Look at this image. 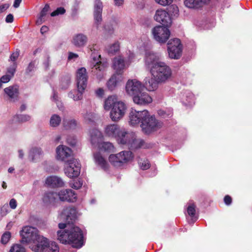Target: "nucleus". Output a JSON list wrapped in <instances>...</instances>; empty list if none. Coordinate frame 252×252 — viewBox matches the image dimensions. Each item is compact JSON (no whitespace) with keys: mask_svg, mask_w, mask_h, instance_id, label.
Wrapping results in <instances>:
<instances>
[{"mask_svg":"<svg viewBox=\"0 0 252 252\" xmlns=\"http://www.w3.org/2000/svg\"><path fill=\"white\" fill-rule=\"evenodd\" d=\"M145 60L147 68L158 81L164 83L171 77L170 67L164 62L159 61L154 54H147Z\"/></svg>","mask_w":252,"mask_h":252,"instance_id":"1","label":"nucleus"},{"mask_svg":"<svg viewBox=\"0 0 252 252\" xmlns=\"http://www.w3.org/2000/svg\"><path fill=\"white\" fill-rule=\"evenodd\" d=\"M58 240L63 244H71L73 248H80L83 245V234L80 228L71 226L58 231Z\"/></svg>","mask_w":252,"mask_h":252,"instance_id":"2","label":"nucleus"},{"mask_svg":"<svg viewBox=\"0 0 252 252\" xmlns=\"http://www.w3.org/2000/svg\"><path fill=\"white\" fill-rule=\"evenodd\" d=\"M133 155L130 151H122L117 154H111L109 157V162L115 167H119L132 160Z\"/></svg>","mask_w":252,"mask_h":252,"instance_id":"3","label":"nucleus"},{"mask_svg":"<svg viewBox=\"0 0 252 252\" xmlns=\"http://www.w3.org/2000/svg\"><path fill=\"white\" fill-rule=\"evenodd\" d=\"M88 76L87 73L86 69L85 67H81L76 71V81L78 88V91H74L70 94L77 93L79 96H77V98L81 97V92L85 91L87 86Z\"/></svg>","mask_w":252,"mask_h":252,"instance_id":"4","label":"nucleus"},{"mask_svg":"<svg viewBox=\"0 0 252 252\" xmlns=\"http://www.w3.org/2000/svg\"><path fill=\"white\" fill-rule=\"evenodd\" d=\"M38 232V230L35 227L30 226L24 227L20 233L22 236L21 242L23 243L32 244L39 237Z\"/></svg>","mask_w":252,"mask_h":252,"instance_id":"5","label":"nucleus"},{"mask_svg":"<svg viewBox=\"0 0 252 252\" xmlns=\"http://www.w3.org/2000/svg\"><path fill=\"white\" fill-rule=\"evenodd\" d=\"M169 57L171 59H178L182 55V46L178 38L170 40L167 43Z\"/></svg>","mask_w":252,"mask_h":252,"instance_id":"6","label":"nucleus"},{"mask_svg":"<svg viewBox=\"0 0 252 252\" xmlns=\"http://www.w3.org/2000/svg\"><path fill=\"white\" fill-rule=\"evenodd\" d=\"M65 163L64 173L69 178L78 177L80 173L81 164L75 158H71Z\"/></svg>","mask_w":252,"mask_h":252,"instance_id":"7","label":"nucleus"},{"mask_svg":"<svg viewBox=\"0 0 252 252\" xmlns=\"http://www.w3.org/2000/svg\"><path fill=\"white\" fill-rule=\"evenodd\" d=\"M143 131L146 133H150L152 131L161 127V124L158 121L154 116H150L149 112L144 118L140 125Z\"/></svg>","mask_w":252,"mask_h":252,"instance_id":"8","label":"nucleus"},{"mask_svg":"<svg viewBox=\"0 0 252 252\" xmlns=\"http://www.w3.org/2000/svg\"><path fill=\"white\" fill-rule=\"evenodd\" d=\"M168 27L158 26L155 27L153 30V34L154 38L160 43H165L168 39L170 32Z\"/></svg>","mask_w":252,"mask_h":252,"instance_id":"9","label":"nucleus"},{"mask_svg":"<svg viewBox=\"0 0 252 252\" xmlns=\"http://www.w3.org/2000/svg\"><path fill=\"white\" fill-rule=\"evenodd\" d=\"M126 111V104L121 101H118L112 108L110 116L114 122H117L120 120L125 115Z\"/></svg>","mask_w":252,"mask_h":252,"instance_id":"10","label":"nucleus"},{"mask_svg":"<svg viewBox=\"0 0 252 252\" xmlns=\"http://www.w3.org/2000/svg\"><path fill=\"white\" fill-rule=\"evenodd\" d=\"M76 208L72 206L64 207L61 214V217L68 224H73L77 218Z\"/></svg>","mask_w":252,"mask_h":252,"instance_id":"11","label":"nucleus"},{"mask_svg":"<svg viewBox=\"0 0 252 252\" xmlns=\"http://www.w3.org/2000/svg\"><path fill=\"white\" fill-rule=\"evenodd\" d=\"M126 90L127 93L134 97L141 91H143V86L140 82L136 79L129 80L126 83Z\"/></svg>","mask_w":252,"mask_h":252,"instance_id":"12","label":"nucleus"},{"mask_svg":"<svg viewBox=\"0 0 252 252\" xmlns=\"http://www.w3.org/2000/svg\"><path fill=\"white\" fill-rule=\"evenodd\" d=\"M147 114L148 111L146 110L136 111L132 109L129 113V124L132 126H134L140 123L142 124L144 118Z\"/></svg>","mask_w":252,"mask_h":252,"instance_id":"13","label":"nucleus"},{"mask_svg":"<svg viewBox=\"0 0 252 252\" xmlns=\"http://www.w3.org/2000/svg\"><path fill=\"white\" fill-rule=\"evenodd\" d=\"M155 20L162 26L169 27L171 24V18L169 13L164 10L160 9L156 11Z\"/></svg>","mask_w":252,"mask_h":252,"instance_id":"14","label":"nucleus"},{"mask_svg":"<svg viewBox=\"0 0 252 252\" xmlns=\"http://www.w3.org/2000/svg\"><path fill=\"white\" fill-rule=\"evenodd\" d=\"M56 153L57 159L65 162L70 160L72 155L71 149L64 145L59 146L56 149Z\"/></svg>","mask_w":252,"mask_h":252,"instance_id":"15","label":"nucleus"},{"mask_svg":"<svg viewBox=\"0 0 252 252\" xmlns=\"http://www.w3.org/2000/svg\"><path fill=\"white\" fill-rule=\"evenodd\" d=\"M48 240L42 236H39L36 240L34 241L30 246L32 251L35 252H43L48 246L49 244Z\"/></svg>","mask_w":252,"mask_h":252,"instance_id":"16","label":"nucleus"},{"mask_svg":"<svg viewBox=\"0 0 252 252\" xmlns=\"http://www.w3.org/2000/svg\"><path fill=\"white\" fill-rule=\"evenodd\" d=\"M58 196L62 201L74 202L77 200V195L71 189H62L58 193Z\"/></svg>","mask_w":252,"mask_h":252,"instance_id":"17","label":"nucleus"},{"mask_svg":"<svg viewBox=\"0 0 252 252\" xmlns=\"http://www.w3.org/2000/svg\"><path fill=\"white\" fill-rule=\"evenodd\" d=\"M133 102L141 105H145L152 102V98L146 92L141 91L133 97Z\"/></svg>","mask_w":252,"mask_h":252,"instance_id":"18","label":"nucleus"},{"mask_svg":"<svg viewBox=\"0 0 252 252\" xmlns=\"http://www.w3.org/2000/svg\"><path fill=\"white\" fill-rule=\"evenodd\" d=\"M103 8L102 2L100 0H95L94 5V16L95 24L97 27L100 25L102 21V12Z\"/></svg>","mask_w":252,"mask_h":252,"instance_id":"19","label":"nucleus"},{"mask_svg":"<svg viewBox=\"0 0 252 252\" xmlns=\"http://www.w3.org/2000/svg\"><path fill=\"white\" fill-rule=\"evenodd\" d=\"M90 140L92 144L94 146L98 147L102 142L103 136L101 132L97 129H92L90 131Z\"/></svg>","mask_w":252,"mask_h":252,"instance_id":"20","label":"nucleus"},{"mask_svg":"<svg viewBox=\"0 0 252 252\" xmlns=\"http://www.w3.org/2000/svg\"><path fill=\"white\" fill-rule=\"evenodd\" d=\"M106 65L104 63H102L100 61L96 62L95 64L94 65L92 68V71L94 75H95L96 77L99 80H101L103 77L104 71Z\"/></svg>","mask_w":252,"mask_h":252,"instance_id":"21","label":"nucleus"},{"mask_svg":"<svg viewBox=\"0 0 252 252\" xmlns=\"http://www.w3.org/2000/svg\"><path fill=\"white\" fill-rule=\"evenodd\" d=\"M127 146L131 150L140 148H148L149 147L143 140L137 139L134 133H132V137H131Z\"/></svg>","mask_w":252,"mask_h":252,"instance_id":"22","label":"nucleus"},{"mask_svg":"<svg viewBox=\"0 0 252 252\" xmlns=\"http://www.w3.org/2000/svg\"><path fill=\"white\" fill-rule=\"evenodd\" d=\"M211 0H185L184 4L189 8L197 9L208 4Z\"/></svg>","mask_w":252,"mask_h":252,"instance_id":"23","label":"nucleus"},{"mask_svg":"<svg viewBox=\"0 0 252 252\" xmlns=\"http://www.w3.org/2000/svg\"><path fill=\"white\" fill-rule=\"evenodd\" d=\"M58 194L57 192L49 191L45 192L43 195L42 200L46 205H55L58 201Z\"/></svg>","mask_w":252,"mask_h":252,"instance_id":"24","label":"nucleus"},{"mask_svg":"<svg viewBox=\"0 0 252 252\" xmlns=\"http://www.w3.org/2000/svg\"><path fill=\"white\" fill-rule=\"evenodd\" d=\"M4 91L11 101L15 102L18 99L19 92L17 86H10L5 88Z\"/></svg>","mask_w":252,"mask_h":252,"instance_id":"25","label":"nucleus"},{"mask_svg":"<svg viewBox=\"0 0 252 252\" xmlns=\"http://www.w3.org/2000/svg\"><path fill=\"white\" fill-rule=\"evenodd\" d=\"M125 67L124 59L121 56L115 57L113 60V67L116 70L115 74L122 75L123 70Z\"/></svg>","mask_w":252,"mask_h":252,"instance_id":"26","label":"nucleus"},{"mask_svg":"<svg viewBox=\"0 0 252 252\" xmlns=\"http://www.w3.org/2000/svg\"><path fill=\"white\" fill-rule=\"evenodd\" d=\"M87 41L88 38L86 35L82 33H78L73 36L72 43L76 47H82L86 45Z\"/></svg>","mask_w":252,"mask_h":252,"instance_id":"27","label":"nucleus"},{"mask_svg":"<svg viewBox=\"0 0 252 252\" xmlns=\"http://www.w3.org/2000/svg\"><path fill=\"white\" fill-rule=\"evenodd\" d=\"M131 137H132V133H128L124 130L119 133L116 138L119 144L128 146Z\"/></svg>","mask_w":252,"mask_h":252,"instance_id":"28","label":"nucleus"},{"mask_svg":"<svg viewBox=\"0 0 252 252\" xmlns=\"http://www.w3.org/2000/svg\"><path fill=\"white\" fill-rule=\"evenodd\" d=\"M144 81V87L149 91H153L156 90L158 87V84L159 83H162L158 81V80L154 77L153 78L146 77Z\"/></svg>","mask_w":252,"mask_h":252,"instance_id":"29","label":"nucleus"},{"mask_svg":"<svg viewBox=\"0 0 252 252\" xmlns=\"http://www.w3.org/2000/svg\"><path fill=\"white\" fill-rule=\"evenodd\" d=\"M122 76L120 74H114L108 80L107 83V87L109 90L113 91L118 83L122 81Z\"/></svg>","mask_w":252,"mask_h":252,"instance_id":"30","label":"nucleus"},{"mask_svg":"<svg viewBox=\"0 0 252 252\" xmlns=\"http://www.w3.org/2000/svg\"><path fill=\"white\" fill-rule=\"evenodd\" d=\"M46 184L53 188L62 187L64 185L62 179L57 176H50L46 180Z\"/></svg>","mask_w":252,"mask_h":252,"instance_id":"31","label":"nucleus"},{"mask_svg":"<svg viewBox=\"0 0 252 252\" xmlns=\"http://www.w3.org/2000/svg\"><path fill=\"white\" fill-rule=\"evenodd\" d=\"M119 126L116 124H112L107 126L105 129V133L109 136L116 138L119 133L121 132Z\"/></svg>","mask_w":252,"mask_h":252,"instance_id":"32","label":"nucleus"},{"mask_svg":"<svg viewBox=\"0 0 252 252\" xmlns=\"http://www.w3.org/2000/svg\"><path fill=\"white\" fill-rule=\"evenodd\" d=\"M94 157L95 162L97 163L102 169L105 171L108 169L109 165L100 153L97 152L94 154Z\"/></svg>","mask_w":252,"mask_h":252,"instance_id":"33","label":"nucleus"},{"mask_svg":"<svg viewBox=\"0 0 252 252\" xmlns=\"http://www.w3.org/2000/svg\"><path fill=\"white\" fill-rule=\"evenodd\" d=\"M31 118V116L27 114H16L13 116L11 120V123H25L30 121Z\"/></svg>","mask_w":252,"mask_h":252,"instance_id":"34","label":"nucleus"},{"mask_svg":"<svg viewBox=\"0 0 252 252\" xmlns=\"http://www.w3.org/2000/svg\"><path fill=\"white\" fill-rule=\"evenodd\" d=\"M118 101H117V98L115 95L109 96L104 102V108L106 110H109L115 105Z\"/></svg>","mask_w":252,"mask_h":252,"instance_id":"35","label":"nucleus"},{"mask_svg":"<svg viewBox=\"0 0 252 252\" xmlns=\"http://www.w3.org/2000/svg\"><path fill=\"white\" fill-rule=\"evenodd\" d=\"M63 124L65 129H73L76 127L77 123L74 119H64Z\"/></svg>","mask_w":252,"mask_h":252,"instance_id":"36","label":"nucleus"},{"mask_svg":"<svg viewBox=\"0 0 252 252\" xmlns=\"http://www.w3.org/2000/svg\"><path fill=\"white\" fill-rule=\"evenodd\" d=\"M98 147L101 151L104 152L110 153L114 151V146L109 142H102Z\"/></svg>","mask_w":252,"mask_h":252,"instance_id":"37","label":"nucleus"},{"mask_svg":"<svg viewBox=\"0 0 252 252\" xmlns=\"http://www.w3.org/2000/svg\"><path fill=\"white\" fill-rule=\"evenodd\" d=\"M50 6L48 4H46L44 8L42 9L40 13V16L36 21L37 24H41L44 21V17L46 15Z\"/></svg>","mask_w":252,"mask_h":252,"instance_id":"38","label":"nucleus"},{"mask_svg":"<svg viewBox=\"0 0 252 252\" xmlns=\"http://www.w3.org/2000/svg\"><path fill=\"white\" fill-rule=\"evenodd\" d=\"M61 122V118L57 114L53 115L50 119V124L53 127H57L59 126Z\"/></svg>","mask_w":252,"mask_h":252,"instance_id":"39","label":"nucleus"},{"mask_svg":"<svg viewBox=\"0 0 252 252\" xmlns=\"http://www.w3.org/2000/svg\"><path fill=\"white\" fill-rule=\"evenodd\" d=\"M44 252H59V248L55 242L49 243Z\"/></svg>","mask_w":252,"mask_h":252,"instance_id":"40","label":"nucleus"},{"mask_svg":"<svg viewBox=\"0 0 252 252\" xmlns=\"http://www.w3.org/2000/svg\"><path fill=\"white\" fill-rule=\"evenodd\" d=\"M120 50V44L118 42H116L110 45L107 49L109 54L114 55Z\"/></svg>","mask_w":252,"mask_h":252,"instance_id":"41","label":"nucleus"},{"mask_svg":"<svg viewBox=\"0 0 252 252\" xmlns=\"http://www.w3.org/2000/svg\"><path fill=\"white\" fill-rule=\"evenodd\" d=\"M9 252H26V251L21 245L15 244L10 247Z\"/></svg>","mask_w":252,"mask_h":252,"instance_id":"42","label":"nucleus"},{"mask_svg":"<svg viewBox=\"0 0 252 252\" xmlns=\"http://www.w3.org/2000/svg\"><path fill=\"white\" fill-rule=\"evenodd\" d=\"M139 164L140 168L143 170L148 169L151 167L150 161L147 159H141Z\"/></svg>","mask_w":252,"mask_h":252,"instance_id":"43","label":"nucleus"},{"mask_svg":"<svg viewBox=\"0 0 252 252\" xmlns=\"http://www.w3.org/2000/svg\"><path fill=\"white\" fill-rule=\"evenodd\" d=\"M11 237V234L9 231L5 232L1 236L0 242L2 244H6Z\"/></svg>","mask_w":252,"mask_h":252,"instance_id":"44","label":"nucleus"},{"mask_svg":"<svg viewBox=\"0 0 252 252\" xmlns=\"http://www.w3.org/2000/svg\"><path fill=\"white\" fill-rule=\"evenodd\" d=\"M65 9L63 7L57 8L55 11L51 13L52 17L58 16L59 15H62L65 13Z\"/></svg>","mask_w":252,"mask_h":252,"instance_id":"45","label":"nucleus"},{"mask_svg":"<svg viewBox=\"0 0 252 252\" xmlns=\"http://www.w3.org/2000/svg\"><path fill=\"white\" fill-rule=\"evenodd\" d=\"M86 122L89 123L94 122L95 115L93 113H87L84 116Z\"/></svg>","mask_w":252,"mask_h":252,"instance_id":"46","label":"nucleus"},{"mask_svg":"<svg viewBox=\"0 0 252 252\" xmlns=\"http://www.w3.org/2000/svg\"><path fill=\"white\" fill-rule=\"evenodd\" d=\"M187 212L189 216L191 217H193L195 214V206L194 204H191L189 205L187 208Z\"/></svg>","mask_w":252,"mask_h":252,"instance_id":"47","label":"nucleus"},{"mask_svg":"<svg viewBox=\"0 0 252 252\" xmlns=\"http://www.w3.org/2000/svg\"><path fill=\"white\" fill-rule=\"evenodd\" d=\"M74 91H78V89L77 90H72V91H70L69 93V94H68V96L69 97L72 98L74 100H75V101L82 99V98H83V94L84 93L85 91H82L81 92V97L80 98L79 97V98H77V99H76V98H77V96H79V95L77 93H72V94H70L71 93H72L73 92H74Z\"/></svg>","mask_w":252,"mask_h":252,"instance_id":"48","label":"nucleus"},{"mask_svg":"<svg viewBox=\"0 0 252 252\" xmlns=\"http://www.w3.org/2000/svg\"><path fill=\"white\" fill-rule=\"evenodd\" d=\"M42 153V151L40 148H33L30 151V155L32 157V160H33V157L36 155H40Z\"/></svg>","mask_w":252,"mask_h":252,"instance_id":"49","label":"nucleus"},{"mask_svg":"<svg viewBox=\"0 0 252 252\" xmlns=\"http://www.w3.org/2000/svg\"><path fill=\"white\" fill-rule=\"evenodd\" d=\"M155 1L162 6H167L170 5L173 1V0H155Z\"/></svg>","mask_w":252,"mask_h":252,"instance_id":"50","label":"nucleus"},{"mask_svg":"<svg viewBox=\"0 0 252 252\" xmlns=\"http://www.w3.org/2000/svg\"><path fill=\"white\" fill-rule=\"evenodd\" d=\"M35 62L32 61L29 64L28 66L26 68V72L27 74L30 73L33 70L35 67Z\"/></svg>","mask_w":252,"mask_h":252,"instance_id":"51","label":"nucleus"},{"mask_svg":"<svg viewBox=\"0 0 252 252\" xmlns=\"http://www.w3.org/2000/svg\"><path fill=\"white\" fill-rule=\"evenodd\" d=\"M17 67V63H13L12 66L8 69L7 72L10 74V76H11V77L14 75V74L16 71V68Z\"/></svg>","mask_w":252,"mask_h":252,"instance_id":"52","label":"nucleus"},{"mask_svg":"<svg viewBox=\"0 0 252 252\" xmlns=\"http://www.w3.org/2000/svg\"><path fill=\"white\" fill-rule=\"evenodd\" d=\"M19 50H17L16 52L13 53L11 55L10 57V60L13 63H16L15 61L18 59L19 56Z\"/></svg>","mask_w":252,"mask_h":252,"instance_id":"53","label":"nucleus"},{"mask_svg":"<svg viewBox=\"0 0 252 252\" xmlns=\"http://www.w3.org/2000/svg\"><path fill=\"white\" fill-rule=\"evenodd\" d=\"M82 182L81 181H77L72 184L71 187L76 189H79L82 186Z\"/></svg>","mask_w":252,"mask_h":252,"instance_id":"54","label":"nucleus"},{"mask_svg":"<svg viewBox=\"0 0 252 252\" xmlns=\"http://www.w3.org/2000/svg\"><path fill=\"white\" fill-rule=\"evenodd\" d=\"M70 83V79L69 77H66V78L63 80H62V85L63 86V88L66 89Z\"/></svg>","mask_w":252,"mask_h":252,"instance_id":"55","label":"nucleus"},{"mask_svg":"<svg viewBox=\"0 0 252 252\" xmlns=\"http://www.w3.org/2000/svg\"><path fill=\"white\" fill-rule=\"evenodd\" d=\"M66 141L67 143L72 146H75L76 144V139L71 136L68 137Z\"/></svg>","mask_w":252,"mask_h":252,"instance_id":"56","label":"nucleus"},{"mask_svg":"<svg viewBox=\"0 0 252 252\" xmlns=\"http://www.w3.org/2000/svg\"><path fill=\"white\" fill-rule=\"evenodd\" d=\"M224 202L226 205H230L232 201V198L229 195H226L224 196Z\"/></svg>","mask_w":252,"mask_h":252,"instance_id":"57","label":"nucleus"},{"mask_svg":"<svg viewBox=\"0 0 252 252\" xmlns=\"http://www.w3.org/2000/svg\"><path fill=\"white\" fill-rule=\"evenodd\" d=\"M96 46V45H93L92 46L89 45L88 46V48L90 50L91 52H92V56L93 58L94 63H94L96 61V60L95 59V57L94 56H93V54L95 53V51H97V50L95 49V47Z\"/></svg>","mask_w":252,"mask_h":252,"instance_id":"58","label":"nucleus"},{"mask_svg":"<svg viewBox=\"0 0 252 252\" xmlns=\"http://www.w3.org/2000/svg\"><path fill=\"white\" fill-rule=\"evenodd\" d=\"M17 203L16 199L14 198L11 199L9 201V206L12 209H15L17 207Z\"/></svg>","mask_w":252,"mask_h":252,"instance_id":"59","label":"nucleus"},{"mask_svg":"<svg viewBox=\"0 0 252 252\" xmlns=\"http://www.w3.org/2000/svg\"><path fill=\"white\" fill-rule=\"evenodd\" d=\"M11 78V76L6 74L2 76L0 79L2 80L3 83H6L8 82Z\"/></svg>","mask_w":252,"mask_h":252,"instance_id":"60","label":"nucleus"},{"mask_svg":"<svg viewBox=\"0 0 252 252\" xmlns=\"http://www.w3.org/2000/svg\"><path fill=\"white\" fill-rule=\"evenodd\" d=\"M14 17L12 14H8L5 18V22L7 23H11L13 22Z\"/></svg>","mask_w":252,"mask_h":252,"instance_id":"61","label":"nucleus"},{"mask_svg":"<svg viewBox=\"0 0 252 252\" xmlns=\"http://www.w3.org/2000/svg\"><path fill=\"white\" fill-rule=\"evenodd\" d=\"M10 5L8 3H5L0 5V13H2L7 9Z\"/></svg>","mask_w":252,"mask_h":252,"instance_id":"62","label":"nucleus"},{"mask_svg":"<svg viewBox=\"0 0 252 252\" xmlns=\"http://www.w3.org/2000/svg\"><path fill=\"white\" fill-rule=\"evenodd\" d=\"M95 94L97 96L102 97L104 95V90L102 88H99L95 91Z\"/></svg>","mask_w":252,"mask_h":252,"instance_id":"63","label":"nucleus"},{"mask_svg":"<svg viewBox=\"0 0 252 252\" xmlns=\"http://www.w3.org/2000/svg\"><path fill=\"white\" fill-rule=\"evenodd\" d=\"M78 57V54L72 53V52H69L68 56V59L69 60H70L73 59H76Z\"/></svg>","mask_w":252,"mask_h":252,"instance_id":"64","label":"nucleus"}]
</instances>
